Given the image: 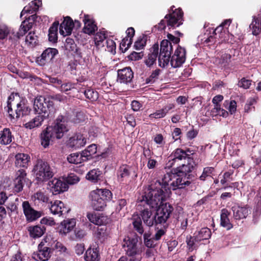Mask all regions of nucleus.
<instances>
[{
  "label": "nucleus",
  "instance_id": "nucleus-12",
  "mask_svg": "<svg viewBox=\"0 0 261 261\" xmlns=\"http://www.w3.org/2000/svg\"><path fill=\"white\" fill-rule=\"evenodd\" d=\"M186 60V50L181 47H178L174 55L171 57L170 64L173 68L180 67Z\"/></svg>",
  "mask_w": 261,
  "mask_h": 261
},
{
  "label": "nucleus",
  "instance_id": "nucleus-32",
  "mask_svg": "<svg viewBox=\"0 0 261 261\" xmlns=\"http://www.w3.org/2000/svg\"><path fill=\"white\" fill-rule=\"evenodd\" d=\"M100 259L99 250L97 248H89L85 255L86 261H99Z\"/></svg>",
  "mask_w": 261,
  "mask_h": 261
},
{
  "label": "nucleus",
  "instance_id": "nucleus-45",
  "mask_svg": "<svg viewBox=\"0 0 261 261\" xmlns=\"http://www.w3.org/2000/svg\"><path fill=\"white\" fill-rule=\"evenodd\" d=\"M211 115L214 116H220L223 117H227L228 113L225 110L221 109L220 105H214V108L211 111Z\"/></svg>",
  "mask_w": 261,
  "mask_h": 261
},
{
  "label": "nucleus",
  "instance_id": "nucleus-49",
  "mask_svg": "<svg viewBox=\"0 0 261 261\" xmlns=\"http://www.w3.org/2000/svg\"><path fill=\"white\" fill-rule=\"evenodd\" d=\"M53 248L61 254H68V250L66 246L60 242L54 241L53 244H51Z\"/></svg>",
  "mask_w": 261,
  "mask_h": 261
},
{
  "label": "nucleus",
  "instance_id": "nucleus-51",
  "mask_svg": "<svg viewBox=\"0 0 261 261\" xmlns=\"http://www.w3.org/2000/svg\"><path fill=\"white\" fill-rule=\"evenodd\" d=\"M171 58V54H165L160 53L159 56V65L161 67H165L169 62Z\"/></svg>",
  "mask_w": 261,
  "mask_h": 261
},
{
  "label": "nucleus",
  "instance_id": "nucleus-56",
  "mask_svg": "<svg viewBox=\"0 0 261 261\" xmlns=\"http://www.w3.org/2000/svg\"><path fill=\"white\" fill-rule=\"evenodd\" d=\"M161 70L157 69L154 70L149 77L146 79V84H152L154 82L156 79H158V76L160 74Z\"/></svg>",
  "mask_w": 261,
  "mask_h": 261
},
{
  "label": "nucleus",
  "instance_id": "nucleus-4",
  "mask_svg": "<svg viewBox=\"0 0 261 261\" xmlns=\"http://www.w3.org/2000/svg\"><path fill=\"white\" fill-rule=\"evenodd\" d=\"M50 236L46 237L39 244L38 250L32 254V258L36 261H47L51 257Z\"/></svg>",
  "mask_w": 261,
  "mask_h": 261
},
{
  "label": "nucleus",
  "instance_id": "nucleus-38",
  "mask_svg": "<svg viewBox=\"0 0 261 261\" xmlns=\"http://www.w3.org/2000/svg\"><path fill=\"white\" fill-rule=\"evenodd\" d=\"M188 215L187 213L182 211H179L176 217L177 225L180 226L182 229H186L188 225Z\"/></svg>",
  "mask_w": 261,
  "mask_h": 261
},
{
  "label": "nucleus",
  "instance_id": "nucleus-22",
  "mask_svg": "<svg viewBox=\"0 0 261 261\" xmlns=\"http://www.w3.org/2000/svg\"><path fill=\"white\" fill-rule=\"evenodd\" d=\"M74 23L69 17L64 18L61 23L59 32L63 36H66L71 34Z\"/></svg>",
  "mask_w": 261,
  "mask_h": 261
},
{
  "label": "nucleus",
  "instance_id": "nucleus-25",
  "mask_svg": "<svg viewBox=\"0 0 261 261\" xmlns=\"http://www.w3.org/2000/svg\"><path fill=\"white\" fill-rule=\"evenodd\" d=\"M87 217L91 223L97 225H105L109 221L107 217L95 213H88Z\"/></svg>",
  "mask_w": 261,
  "mask_h": 261
},
{
  "label": "nucleus",
  "instance_id": "nucleus-47",
  "mask_svg": "<svg viewBox=\"0 0 261 261\" xmlns=\"http://www.w3.org/2000/svg\"><path fill=\"white\" fill-rule=\"evenodd\" d=\"M172 50V43L167 40H163L161 42L160 53L171 54Z\"/></svg>",
  "mask_w": 261,
  "mask_h": 261
},
{
  "label": "nucleus",
  "instance_id": "nucleus-15",
  "mask_svg": "<svg viewBox=\"0 0 261 261\" xmlns=\"http://www.w3.org/2000/svg\"><path fill=\"white\" fill-rule=\"evenodd\" d=\"M87 143V139L83 134H76L70 137L68 142L67 145L74 149H79L84 146Z\"/></svg>",
  "mask_w": 261,
  "mask_h": 261
},
{
  "label": "nucleus",
  "instance_id": "nucleus-53",
  "mask_svg": "<svg viewBox=\"0 0 261 261\" xmlns=\"http://www.w3.org/2000/svg\"><path fill=\"white\" fill-rule=\"evenodd\" d=\"M86 97L91 101H96L98 98V93L93 89H87L84 91Z\"/></svg>",
  "mask_w": 261,
  "mask_h": 261
},
{
  "label": "nucleus",
  "instance_id": "nucleus-2",
  "mask_svg": "<svg viewBox=\"0 0 261 261\" xmlns=\"http://www.w3.org/2000/svg\"><path fill=\"white\" fill-rule=\"evenodd\" d=\"M112 197L111 192L107 189H96L91 191L89 195L91 205L96 211H101L106 205V201Z\"/></svg>",
  "mask_w": 261,
  "mask_h": 261
},
{
  "label": "nucleus",
  "instance_id": "nucleus-34",
  "mask_svg": "<svg viewBox=\"0 0 261 261\" xmlns=\"http://www.w3.org/2000/svg\"><path fill=\"white\" fill-rule=\"evenodd\" d=\"M97 152V146L95 144H92L88 146L85 149L83 150L81 154L84 159L85 162L90 160L92 155Z\"/></svg>",
  "mask_w": 261,
  "mask_h": 261
},
{
  "label": "nucleus",
  "instance_id": "nucleus-40",
  "mask_svg": "<svg viewBox=\"0 0 261 261\" xmlns=\"http://www.w3.org/2000/svg\"><path fill=\"white\" fill-rule=\"evenodd\" d=\"M28 230L31 237L37 238L41 237L43 234L45 229L43 227L36 225L30 227Z\"/></svg>",
  "mask_w": 261,
  "mask_h": 261
},
{
  "label": "nucleus",
  "instance_id": "nucleus-61",
  "mask_svg": "<svg viewBox=\"0 0 261 261\" xmlns=\"http://www.w3.org/2000/svg\"><path fill=\"white\" fill-rule=\"evenodd\" d=\"M65 46L67 50L73 51L76 48V45L72 39L68 38L66 39Z\"/></svg>",
  "mask_w": 261,
  "mask_h": 261
},
{
  "label": "nucleus",
  "instance_id": "nucleus-55",
  "mask_svg": "<svg viewBox=\"0 0 261 261\" xmlns=\"http://www.w3.org/2000/svg\"><path fill=\"white\" fill-rule=\"evenodd\" d=\"M224 107L229 110L231 114L234 113L237 110V103L234 100H225L223 104Z\"/></svg>",
  "mask_w": 261,
  "mask_h": 261
},
{
  "label": "nucleus",
  "instance_id": "nucleus-3",
  "mask_svg": "<svg viewBox=\"0 0 261 261\" xmlns=\"http://www.w3.org/2000/svg\"><path fill=\"white\" fill-rule=\"evenodd\" d=\"M11 99V96L9 97L7 106L5 109L11 119L18 118L29 113V108L25 105L24 101L21 100L16 103L17 99L13 100L12 101H10Z\"/></svg>",
  "mask_w": 261,
  "mask_h": 261
},
{
  "label": "nucleus",
  "instance_id": "nucleus-37",
  "mask_svg": "<svg viewBox=\"0 0 261 261\" xmlns=\"http://www.w3.org/2000/svg\"><path fill=\"white\" fill-rule=\"evenodd\" d=\"M211 234V230L207 227H204L201 228L197 232L195 233L194 236H195L196 241L200 242L201 241L209 239Z\"/></svg>",
  "mask_w": 261,
  "mask_h": 261
},
{
  "label": "nucleus",
  "instance_id": "nucleus-52",
  "mask_svg": "<svg viewBox=\"0 0 261 261\" xmlns=\"http://www.w3.org/2000/svg\"><path fill=\"white\" fill-rule=\"evenodd\" d=\"M146 43V36H142L139 37L135 42L134 47L136 50H141L143 49Z\"/></svg>",
  "mask_w": 261,
  "mask_h": 261
},
{
  "label": "nucleus",
  "instance_id": "nucleus-14",
  "mask_svg": "<svg viewBox=\"0 0 261 261\" xmlns=\"http://www.w3.org/2000/svg\"><path fill=\"white\" fill-rule=\"evenodd\" d=\"M48 187L53 194L56 195L67 190V184L60 179L54 178L48 182Z\"/></svg>",
  "mask_w": 261,
  "mask_h": 261
},
{
  "label": "nucleus",
  "instance_id": "nucleus-46",
  "mask_svg": "<svg viewBox=\"0 0 261 261\" xmlns=\"http://www.w3.org/2000/svg\"><path fill=\"white\" fill-rule=\"evenodd\" d=\"M67 161L71 164H78L84 162L82 154L78 153H73L67 157Z\"/></svg>",
  "mask_w": 261,
  "mask_h": 261
},
{
  "label": "nucleus",
  "instance_id": "nucleus-41",
  "mask_svg": "<svg viewBox=\"0 0 261 261\" xmlns=\"http://www.w3.org/2000/svg\"><path fill=\"white\" fill-rule=\"evenodd\" d=\"M59 23L55 22L48 31V40L50 42H56L58 39V28Z\"/></svg>",
  "mask_w": 261,
  "mask_h": 261
},
{
  "label": "nucleus",
  "instance_id": "nucleus-5",
  "mask_svg": "<svg viewBox=\"0 0 261 261\" xmlns=\"http://www.w3.org/2000/svg\"><path fill=\"white\" fill-rule=\"evenodd\" d=\"M183 13L181 9H175L173 12L166 15L165 19L162 20L158 24V29L163 30L166 28V23L169 28H175L182 23Z\"/></svg>",
  "mask_w": 261,
  "mask_h": 261
},
{
  "label": "nucleus",
  "instance_id": "nucleus-63",
  "mask_svg": "<svg viewBox=\"0 0 261 261\" xmlns=\"http://www.w3.org/2000/svg\"><path fill=\"white\" fill-rule=\"evenodd\" d=\"M37 40V36L34 33L30 32L26 36L25 42L30 45H34Z\"/></svg>",
  "mask_w": 261,
  "mask_h": 261
},
{
  "label": "nucleus",
  "instance_id": "nucleus-8",
  "mask_svg": "<svg viewBox=\"0 0 261 261\" xmlns=\"http://www.w3.org/2000/svg\"><path fill=\"white\" fill-rule=\"evenodd\" d=\"M138 242V237L136 236L132 237L127 236L124 238L122 246L127 255L134 256L141 253V249L137 245Z\"/></svg>",
  "mask_w": 261,
  "mask_h": 261
},
{
  "label": "nucleus",
  "instance_id": "nucleus-58",
  "mask_svg": "<svg viewBox=\"0 0 261 261\" xmlns=\"http://www.w3.org/2000/svg\"><path fill=\"white\" fill-rule=\"evenodd\" d=\"M105 43L106 44L107 50L112 53L115 52L116 44L114 41L111 39H107Z\"/></svg>",
  "mask_w": 261,
  "mask_h": 261
},
{
  "label": "nucleus",
  "instance_id": "nucleus-57",
  "mask_svg": "<svg viewBox=\"0 0 261 261\" xmlns=\"http://www.w3.org/2000/svg\"><path fill=\"white\" fill-rule=\"evenodd\" d=\"M144 242L146 247L151 248L154 246L153 239L150 238V234L149 233L145 232L144 234Z\"/></svg>",
  "mask_w": 261,
  "mask_h": 261
},
{
  "label": "nucleus",
  "instance_id": "nucleus-18",
  "mask_svg": "<svg viewBox=\"0 0 261 261\" xmlns=\"http://www.w3.org/2000/svg\"><path fill=\"white\" fill-rule=\"evenodd\" d=\"M58 53V51L56 48H48L38 58L37 62L40 65H44L46 63L50 62Z\"/></svg>",
  "mask_w": 261,
  "mask_h": 261
},
{
  "label": "nucleus",
  "instance_id": "nucleus-21",
  "mask_svg": "<svg viewBox=\"0 0 261 261\" xmlns=\"http://www.w3.org/2000/svg\"><path fill=\"white\" fill-rule=\"evenodd\" d=\"M27 173L23 169L19 170L16 172V177L14 180V190L19 192L23 189V183L25 181Z\"/></svg>",
  "mask_w": 261,
  "mask_h": 261
},
{
  "label": "nucleus",
  "instance_id": "nucleus-28",
  "mask_svg": "<svg viewBox=\"0 0 261 261\" xmlns=\"http://www.w3.org/2000/svg\"><path fill=\"white\" fill-rule=\"evenodd\" d=\"M141 216L144 223L148 226H151L155 223V215H152V213L148 208L145 207L141 210Z\"/></svg>",
  "mask_w": 261,
  "mask_h": 261
},
{
  "label": "nucleus",
  "instance_id": "nucleus-60",
  "mask_svg": "<svg viewBox=\"0 0 261 261\" xmlns=\"http://www.w3.org/2000/svg\"><path fill=\"white\" fill-rule=\"evenodd\" d=\"M214 168L207 167L203 169V172L200 176V179L202 180H204L207 177L211 176V174L214 171Z\"/></svg>",
  "mask_w": 261,
  "mask_h": 261
},
{
  "label": "nucleus",
  "instance_id": "nucleus-42",
  "mask_svg": "<svg viewBox=\"0 0 261 261\" xmlns=\"http://www.w3.org/2000/svg\"><path fill=\"white\" fill-rule=\"evenodd\" d=\"M166 174H172L173 176L171 177L170 182L173 179H176L177 182L178 184V186H179V188L182 189L185 188L186 186H189L190 184V181H189L186 177H181L179 175H175L172 173H167Z\"/></svg>",
  "mask_w": 261,
  "mask_h": 261
},
{
  "label": "nucleus",
  "instance_id": "nucleus-6",
  "mask_svg": "<svg viewBox=\"0 0 261 261\" xmlns=\"http://www.w3.org/2000/svg\"><path fill=\"white\" fill-rule=\"evenodd\" d=\"M53 108L52 101L47 100L44 97L40 96L36 97L34 100L33 110L35 114L45 116L46 119L49 117L50 112Z\"/></svg>",
  "mask_w": 261,
  "mask_h": 261
},
{
  "label": "nucleus",
  "instance_id": "nucleus-50",
  "mask_svg": "<svg viewBox=\"0 0 261 261\" xmlns=\"http://www.w3.org/2000/svg\"><path fill=\"white\" fill-rule=\"evenodd\" d=\"M106 39V35L105 31L97 32L94 37L95 44L97 46H103L105 45L103 41Z\"/></svg>",
  "mask_w": 261,
  "mask_h": 261
},
{
  "label": "nucleus",
  "instance_id": "nucleus-30",
  "mask_svg": "<svg viewBox=\"0 0 261 261\" xmlns=\"http://www.w3.org/2000/svg\"><path fill=\"white\" fill-rule=\"evenodd\" d=\"M158 53L159 45L158 44H154L150 48L148 58L145 61V63L147 66L150 67L155 62Z\"/></svg>",
  "mask_w": 261,
  "mask_h": 261
},
{
  "label": "nucleus",
  "instance_id": "nucleus-33",
  "mask_svg": "<svg viewBox=\"0 0 261 261\" xmlns=\"http://www.w3.org/2000/svg\"><path fill=\"white\" fill-rule=\"evenodd\" d=\"M194 167V162L193 159L188 158V160L186 161V162H184L179 165L178 167H177V171L179 173L186 174L191 172Z\"/></svg>",
  "mask_w": 261,
  "mask_h": 261
},
{
  "label": "nucleus",
  "instance_id": "nucleus-39",
  "mask_svg": "<svg viewBox=\"0 0 261 261\" xmlns=\"http://www.w3.org/2000/svg\"><path fill=\"white\" fill-rule=\"evenodd\" d=\"M12 142V135L9 128H5L0 132V144L7 145Z\"/></svg>",
  "mask_w": 261,
  "mask_h": 261
},
{
  "label": "nucleus",
  "instance_id": "nucleus-23",
  "mask_svg": "<svg viewBox=\"0 0 261 261\" xmlns=\"http://www.w3.org/2000/svg\"><path fill=\"white\" fill-rule=\"evenodd\" d=\"M75 225V219H68L64 220L61 223L59 232L62 236H66L74 228Z\"/></svg>",
  "mask_w": 261,
  "mask_h": 261
},
{
  "label": "nucleus",
  "instance_id": "nucleus-9",
  "mask_svg": "<svg viewBox=\"0 0 261 261\" xmlns=\"http://www.w3.org/2000/svg\"><path fill=\"white\" fill-rule=\"evenodd\" d=\"M155 215V224H164L169 218L173 211V207L168 203H165L158 207Z\"/></svg>",
  "mask_w": 261,
  "mask_h": 261
},
{
  "label": "nucleus",
  "instance_id": "nucleus-10",
  "mask_svg": "<svg viewBox=\"0 0 261 261\" xmlns=\"http://www.w3.org/2000/svg\"><path fill=\"white\" fill-rule=\"evenodd\" d=\"M189 153L192 154L189 149L186 150L181 148L176 149L169 156L170 159L167 163L168 167H171L175 165V164L179 165V162H186L188 158H191Z\"/></svg>",
  "mask_w": 261,
  "mask_h": 261
},
{
  "label": "nucleus",
  "instance_id": "nucleus-27",
  "mask_svg": "<svg viewBox=\"0 0 261 261\" xmlns=\"http://www.w3.org/2000/svg\"><path fill=\"white\" fill-rule=\"evenodd\" d=\"M46 119L45 116L38 115L29 121L24 124V126L29 129H32L41 126L43 121Z\"/></svg>",
  "mask_w": 261,
  "mask_h": 261
},
{
  "label": "nucleus",
  "instance_id": "nucleus-17",
  "mask_svg": "<svg viewBox=\"0 0 261 261\" xmlns=\"http://www.w3.org/2000/svg\"><path fill=\"white\" fill-rule=\"evenodd\" d=\"M22 206L24 214L27 220L33 221L41 217V212L34 210L28 201H25L23 202Z\"/></svg>",
  "mask_w": 261,
  "mask_h": 261
},
{
  "label": "nucleus",
  "instance_id": "nucleus-24",
  "mask_svg": "<svg viewBox=\"0 0 261 261\" xmlns=\"http://www.w3.org/2000/svg\"><path fill=\"white\" fill-rule=\"evenodd\" d=\"M215 34V42L218 41V43L223 42H229V39L226 38V36H229V34L226 29L223 28L222 25L218 26L214 31Z\"/></svg>",
  "mask_w": 261,
  "mask_h": 261
},
{
  "label": "nucleus",
  "instance_id": "nucleus-36",
  "mask_svg": "<svg viewBox=\"0 0 261 261\" xmlns=\"http://www.w3.org/2000/svg\"><path fill=\"white\" fill-rule=\"evenodd\" d=\"M230 213L226 209L223 208L221 211V222L220 224L223 227L226 228L227 230H229L232 228L233 226L230 222V220L228 218Z\"/></svg>",
  "mask_w": 261,
  "mask_h": 261
},
{
  "label": "nucleus",
  "instance_id": "nucleus-54",
  "mask_svg": "<svg viewBox=\"0 0 261 261\" xmlns=\"http://www.w3.org/2000/svg\"><path fill=\"white\" fill-rule=\"evenodd\" d=\"M32 199L34 201L37 200L39 202H47L48 200V197L43 192H37L33 195Z\"/></svg>",
  "mask_w": 261,
  "mask_h": 261
},
{
  "label": "nucleus",
  "instance_id": "nucleus-64",
  "mask_svg": "<svg viewBox=\"0 0 261 261\" xmlns=\"http://www.w3.org/2000/svg\"><path fill=\"white\" fill-rule=\"evenodd\" d=\"M74 88V84L72 83H65L61 84L59 87L61 91L63 92H67Z\"/></svg>",
  "mask_w": 261,
  "mask_h": 261
},
{
  "label": "nucleus",
  "instance_id": "nucleus-13",
  "mask_svg": "<svg viewBox=\"0 0 261 261\" xmlns=\"http://www.w3.org/2000/svg\"><path fill=\"white\" fill-rule=\"evenodd\" d=\"M49 207L51 214L55 215H58L59 216L67 214L70 211V208L67 207L65 204L60 200L51 201Z\"/></svg>",
  "mask_w": 261,
  "mask_h": 261
},
{
  "label": "nucleus",
  "instance_id": "nucleus-19",
  "mask_svg": "<svg viewBox=\"0 0 261 261\" xmlns=\"http://www.w3.org/2000/svg\"><path fill=\"white\" fill-rule=\"evenodd\" d=\"M36 15H32L28 19L23 21L20 25L19 31L17 32V37L19 38L23 36L33 26V22L37 18Z\"/></svg>",
  "mask_w": 261,
  "mask_h": 261
},
{
  "label": "nucleus",
  "instance_id": "nucleus-1",
  "mask_svg": "<svg viewBox=\"0 0 261 261\" xmlns=\"http://www.w3.org/2000/svg\"><path fill=\"white\" fill-rule=\"evenodd\" d=\"M172 176V174H164L161 179L152 181L149 187L148 192L143 196L142 202L144 201L152 208H157L164 204L163 202L169 196V182Z\"/></svg>",
  "mask_w": 261,
  "mask_h": 261
},
{
  "label": "nucleus",
  "instance_id": "nucleus-31",
  "mask_svg": "<svg viewBox=\"0 0 261 261\" xmlns=\"http://www.w3.org/2000/svg\"><path fill=\"white\" fill-rule=\"evenodd\" d=\"M30 156L28 154L19 153L15 155V165L17 167H27L30 162Z\"/></svg>",
  "mask_w": 261,
  "mask_h": 261
},
{
  "label": "nucleus",
  "instance_id": "nucleus-35",
  "mask_svg": "<svg viewBox=\"0 0 261 261\" xmlns=\"http://www.w3.org/2000/svg\"><path fill=\"white\" fill-rule=\"evenodd\" d=\"M41 5V1L40 0H35L31 2L29 6H26L24 7L21 12L20 17H21L25 13H33L34 12L36 11Z\"/></svg>",
  "mask_w": 261,
  "mask_h": 261
},
{
  "label": "nucleus",
  "instance_id": "nucleus-26",
  "mask_svg": "<svg viewBox=\"0 0 261 261\" xmlns=\"http://www.w3.org/2000/svg\"><path fill=\"white\" fill-rule=\"evenodd\" d=\"M233 216L235 220H240L246 218L250 211L246 207L234 206L232 207Z\"/></svg>",
  "mask_w": 261,
  "mask_h": 261
},
{
  "label": "nucleus",
  "instance_id": "nucleus-20",
  "mask_svg": "<svg viewBox=\"0 0 261 261\" xmlns=\"http://www.w3.org/2000/svg\"><path fill=\"white\" fill-rule=\"evenodd\" d=\"M51 131L52 128L48 126L40 135L41 144L44 148L47 147L56 138Z\"/></svg>",
  "mask_w": 261,
  "mask_h": 261
},
{
  "label": "nucleus",
  "instance_id": "nucleus-44",
  "mask_svg": "<svg viewBox=\"0 0 261 261\" xmlns=\"http://www.w3.org/2000/svg\"><path fill=\"white\" fill-rule=\"evenodd\" d=\"M186 243L187 245V248L189 251L192 252L194 250L196 249L198 246L199 242L196 241L195 236L192 237L191 236H187L186 238Z\"/></svg>",
  "mask_w": 261,
  "mask_h": 261
},
{
  "label": "nucleus",
  "instance_id": "nucleus-48",
  "mask_svg": "<svg viewBox=\"0 0 261 261\" xmlns=\"http://www.w3.org/2000/svg\"><path fill=\"white\" fill-rule=\"evenodd\" d=\"M100 174L101 172L98 169H93L87 174L86 178L93 182H96L99 180Z\"/></svg>",
  "mask_w": 261,
  "mask_h": 261
},
{
  "label": "nucleus",
  "instance_id": "nucleus-11",
  "mask_svg": "<svg viewBox=\"0 0 261 261\" xmlns=\"http://www.w3.org/2000/svg\"><path fill=\"white\" fill-rule=\"evenodd\" d=\"M52 128V133L57 139H61L64 133L68 131V128L65 124V119L63 116L60 115L56 119L54 126H49Z\"/></svg>",
  "mask_w": 261,
  "mask_h": 261
},
{
  "label": "nucleus",
  "instance_id": "nucleus-29",
  "mask_svg": "<svg viewBox=\"0 0 261 261\" xmlns=\"http://www.w3.org/2000/svg\"><path fill=\"white\" fill-rule=\"evenodd\" d=\"M84 22V27L83 29L84 32L88 34H92L94 33L97 30V27L94 23L93 20L90 18L89 15H85L83 20Z\"/></svg>",
  "mask_w": 261,
  "mask_h": 261
},
{
  "label": "nucleus",
  "instance_id": "nucleus-59",
  "mask_svg": "<svg viewBox=\"0 0 261 261\" xmlns=\"http://www.w3.org/2000/svg\"><path fill=\"white\" fill-rule=\"evenodd\" d=\"M80 180L79 177L74 174L71 173L66 178V183L68 185H74L77 183Z\"/></svg>",
  "mask_w": 261,
  "mask_h": 261
},
{
  "label": "nucleus",
  "instance_id": "nucleus-16",
  "mask_svg": "<svg viewBox=\"0 0 261 261\" xmlns=\"http://www.w3.org/2000/svg\"><path fill=\"white\" fill-rule=\"evenodd\" d=\"M117 81L120 83L127 84L132 82L134 73L130 67H125L117 71Z\"/></svg>",
  "mask_w": 261,
  "mask_h": 261
},
{
  "label": "nucleus",
  "instance_id": "nucleus-62",
  "mask_svg": "<svg viewBox=\"0 0 261 261\" xmlns=\"http://www.w3.org/2000/svg\"><path fill=\"white\" fill-rule=\"evenodd\" d=\"M10 32V30L7 26L5 24L0 25V40L7 37Z\"/></svg>",
  "mask_w": 261,
  "mask_h": 261
},
{
  "label": "nucleus",
  "instance_id": "nucleus-7",
  "mask_svg": "<svg viewBox=\"0 0 261 261\" xmlns=\"http://www.w3.org/2000/svg\"><path fill=\"white\" fill-rule=\"evenodd\" d=\"M36 179L39 182H43L51 178L54 173L49 165L42 161H38L34 168Z\"/></svg>",
  "mask_w": 261,
  "mask_h": 261
},
{
  "label": "nucleus",
  "instance_id": "nucleus-43",
  "mask_svg": "<svg viewBox=\"0 0 261 261\" xmlns=\"http://www.w3.org/2000/svg\"><path fill=\"white\" fill-rule=\"evenodd\" d=\"M133 224L135 230L140 234L144 232L142 220L138 215H134L132 217Z\"/></svg>",
  "mask_w": 261,
  "mask_h": 261
}]
</instances>
